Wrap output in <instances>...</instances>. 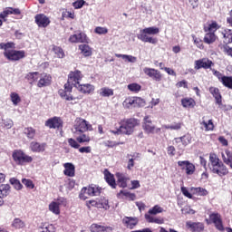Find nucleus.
Here are the masks:
<instances>
[{
	"label": "nucleus",
	"mask_w": 232,
	"mask_h": 232,
	"mask_svg": "<svg viewBox=\"0 0 232 232\" xmlns=\"http://www.w3.org/2000/svg\"><path fill=\"white\" fill-rule=\"evenodd\" d=\"M136 126H139V121L133 118L121 120L119 125H115V130H111V133L113 135H131Z\"/></svg>",
	"instance_id": "nucleus-1"
},
{
	"label": "nucleus",
	"mask_w": 232,
	"mask_h": 232,
	"mask_svg": "<svg viewBox=\"0 0 232 232\" xmlns=\"http://www.w3.org/2000/svg\"><path fill=\"white\" fill-rule=\"evenodd\" d=\"M210 171L218 177H226L229 173L227 167L218 159L216 154H210Z\"/></svg>",
	"instance_id": "nucleus-2"
},
{
	"label": "nucleus",
	"mask_w": 232,
	"mask_h": 232,
	"mask_svg": "<svg viewBox=\"0 0 232 232\" xmlns=\"http://www.w3.org/2000/svg\"><path fill=\"white\" fill-rule=\"evenodd\" d=\"M84 131H93V127L86 120L82 118H76L74 121L72 133L74 135H81V133H84Z\"/></svg>",
	"instance_id": "nucleus-3"
},
{
	"label": "nucleus",
	"mask_w": 232,
	"mask_h": 232,
	"mask_svg": "<svg viewBox=\"0 0 232 232\" xmlns=\"http://www.w3.org/2000/svg\"><path fill=\"white\" fill-rule=\"evenodd\" d=\"M101 191H102V188L97 185L83 187L79 194V198L81 200H86L89 197H99Z\"/></svg>",
	"instance_id": "nucleus-4"
},
{
	"label": "nucleus",
	"mask_w": 232,
	"mask_h": 232,
	"mask_svg": "<svg viewBox=\"0 0 232 232\" xmlns=\"http://www.w3.org/2000/svg\"><path fill=\"white\" fill-rule=\"evenodd\" d=\"M13 159L14 162L19 166H24V164H30V162L34 160V158H32V156L26 155L22 150H14L13 152Z\"/></svg>",
	"instance_id": "nucleus-5"
},
{
	"label": "nucleus",
	"mask_w": 232,
	"mask_h": 232,
	"mask_svg": "<svg viewBox=\"0 0 232 232\" xmlns=\"http://www.w3.org/2000/svg\"><path fill=\"white\" fill-rule=\"evenodd\" d=\"M146 102L142 98L140 97H129L126 98L125 101L122 102V106L130 109V108H140L144 106Z\"/></svg>",
	"instance_id": "nucleus-6"
},
{
	"label": "nucleus",
	"mask_w": 232,
	"mask_h": 232,
	"mask_svg": "<svg viewBox=\"0 0 232 232\" xmlns=\"http://www.w3.org/2000/svg\"><path fill=\"white\" fill-rule=\"evenodd\" d=\"M142 129L144 130L145 133H148V135L153 133H160V128H156L155 125H153L150 116H146L143 119Z\"/></svg>",
	"instance_id": "nucleus-7"
},
{
	"label": "nucleus",
	"mask_w": 232,
	"mask_h": 232,
	"mask_svg": "<svg viewBox=\"0 0 232 232\" xmlns=\"http://www.w3.org/2000/svg\"><path fill=\"white\" fill-rule=\"evenodd\" d=\"M81 81H82V73H81L80 71H73L68 75L67 84H69V86H74L77 88V86L81 84Z\"/></svg>",
	"instance_id": "nucleus-8"
},
{
	"label": "nucleus",
	"mask_w": 232,
	"mask_h": 232,
	"mask_svg": "<svg viewBox=\"0 0 232 232\" xmlns=\"http://www.w3.org/2000/svg\"><path fill=\"white\" fill-rule=\"evenodd\" d=\"M178 166L182 171H185L186 175H193L196 171L195 164L189 160H179Z\"/></svg>",
	"instance_id": "nucleus-9"
},
{
	"label": "nucleus",
	"mask_w": 232,
	"mask_h": 232,
	"mask_svg": "<svg viewBox=\"0 0 232 232\" xmlns=\"http://www.w3.org/2000/svg\"><path fill=\"white\" fill-rule=\"evenodd\" d=\"M72 89V85H70V83H65L64 89H60L58 91V93H59L60 97H62L65 101H77V99H79V98H74L71 94Z\"/></svg>",
	"instance_id": "nucleus-10"
},
{
	"label": "nucleus",
	"mask_w": 232,
	"mask_h": 232,
	"mask_svg": "<svg viewBox=\"0 0 232 232\" xmlns=\"http://www.w3.org/2000/svg\"><path fill=\"white\" fill-rule=\"evenodd\" d=\"M5 57L8 59V61H19V59H24V51H6L4 52Z\"/></svg>",
	"instance_id": "nucleus-11"
},
{
	"label": "nucleus",
	"mask_w": 232,
	"mask_h": 232,
	"mask_svg": "<svg viewBox=\"0 0 232 232\" xmlns=\"http://www.w3.org/2000/svg\"><path fill=\"white\" fill-rule=\"evenodd\" d=\"M143 72L148 77H150V79H153V81H157L158 82L162 81V73H160L159 70L150 68V67H145L143 68Z\"/></svg>",
	"instance_id": "nucleus-12"
},
{
	"label": "nucleus",
	"mask_w": 232,
	"mask_h": 232,
	"mask_svg": "<svg viewBox=\"0 0 232 232\" xmlns=\"http://www.w3.org/2000/svg\"><path fill=\"white\" fill-rule=\"evenodd\" d=\"M211 66H213V62L208 58H202L194 62V68L196 70H200L202 68H204V70H209Z\"/></svg>",
	"instance_id": "nucleus-13"
},
{
	"label": "nucleus",
	"mask_w": 232,
	"mask_h": 232,
	"mask_svg": "<svg viewBox=\"0 0 232 232\" xmlns=\"http://www.w3.org/2000/svg\"><path fill=\"white\" fill-rule=\"evenodd\" d=\"M209 219L211 220V222H213V224H215L217 229H218L219 231H222V229H224L220 214L212 213L209 215Z\"/></svg>",
	"instance_id": "nucleus-14"
},
{
	"label": "nucleus",
	"mask_w": 232,
	"mask_h": 232,
	"mask_svg": "<svg viewBox=\"0 0 232 232\" xmlns=\"http://www.w3.org/2000/svg\"><path fill=\"white\" fill-rule=\"evenodd\" d=\"M35 23L39 27L46 28L50 24V18L44 14H36Z\"/></svg>",
	"instance_id": "nucleus-15"
},
{
	"label": "nucleus",
	"mask_w": 232,
	"mask_h": 232,
	"mask_svg": "<svg viewBox=\"0 0 232 232\" xmlns=\"http://www.w3.org/2000/svg\"><path fill=\"white\" fill-rule=\"evenodd\" d=\"M76 89L78 92H81V93H85V94H90L93 93L95 92V86L90 83H85V84H79L77 85Z\"/></svg>",
	"instance_id": "nucleus-16"
},
{
	"label": "nucleus",
	"mask_w": 232,
	"mask_h": 232,
	"mask_svg": "<svg viewBox=\"0 0 232 232\" xmlns=\"http://www.w3.org/2000/svg\"><path fill=\"white\" fill-rule=\"evenodd\" d=\"M30 150L34 153H43L46 150V143H39L37 141H33L30 143Z\"/></svg>",
	"instance_id": "nucleus-17"
},
{
	"label": "nucleus",
	"mask_w": 232,
	"mask_h": 232,
	"mask_svg": "<svg viewBox=\"0 0 232 232\" xmlns=\"http://www.w3.org/2000/svg\"><path fill=\"white\" fill-rule=\"evenodd\" d=\"M137 37H138V39H140V41H142V43H150V44H157V43H158L157 38L148 36V34L142 32V30H140V32L137 35Z\"/></svg>",
	"instance_id": "nucleus-18"
},
{
	"label": "nucleus",
	"mask_w": 232,
	"mask_h": 232,
	"mask_svg": "<svg viewBox=\"0 0 232 232\" xmlns=\"http://www.w3.org/2000/svg\"><path fill=\"white\" fill-rule=\"evenodd\" d=\"M70 43H88V36L86 34L80 33L78 34H72L69 37Z\"/></svg>",
	"instance_id": "nucleus-19"
},
{
	"label": "nucleus",
	"mask_w": 232,
	"mask_h": 232,
	"mask_svg": "<svg viewBox=\"0 0 232 232\" xmlns=\"http://www.w3.org/2000/svg\"><path fill=\"white\" fill-rule=\"evenodd\" d=\"M45 126L50 129L61 128L63 126V121L58 117H54L47 120L45 121Z\"/></svg>",
	"instance_id": "nucleus-20"
},
{
	"label": "nucleus",
	"mask_w": 232,
	"mask_h": 232,
	"mask_svg": "<svg viewBox=\"0 0 232 232\" xmlns=\"http://www.w3.org/2000/svg\"><path fill=\"white\" fill-rule=\"evenodd\" d=\"M21 14V10L19 8L7 7L5 9L3 13L0 14V19H5L8 15H19Z\"/></svg>",
	"instance_id": "nucleus-21"
},
{
	"label": "nucleus",
	"mask_w": 232,
	"mask_h": 232,
	"mask_svg": "<svg viewBox=\"0 0 232 232\" xmlns=\"http://www.w3.org/2000/svg\"><path fill=\"white\" fill-rule=\"evenodd\" d=\"M52 84V76L50 74L44 73L38 82V88H44V86H50Z\"/></svg>",
	"instance_id": "nucleus-22"
},
{
	"label": "nucleus",
	"mask_w": 232,
	"mask_h": 232,
	"mask_svg": "<svg viewBox=\"0 0 232 232\" xmlns=\"http://www.w3.org/2000/svg\"><path fill=\"white\" fill-rule=\"evenodd\" d=\"M8 195H10V185L8 184L0 185V206H3V204H5L3 198L8 197Z\"/></svg>",
	"instance_id": "nucleus-23"
},
{
	"label": "nucleus",
	"mask_w": 232,
	"mask_h": 232,
	"mask_svg": "<svg viewBox=\"0 0 232 232\" xmlns=\"http://www.w3.org/2000/svg\"><path fill=\"white\" fill-rule=\"evenodd\" d=\"M209 92L211 95L216 99L217 104H218L219 108H222V95H220V91L217 87H210Z\"/></svg>",
	"instance_id": "nucleus-24"
},
{
	"label": "nucleus",
	"mask_w": 232,
	"mask_h": 232,
	"mask_svg": "<svg viewBox=\"0 0 232 232\" xmlns=\"http://www.w3.org/2000/svg\"><path fill=\"white\" fill-rule=\"evenodd\" d=\"M63 168V175H66V177H75V166L73 163H65Z\"/></svg>",
	"instance_id": "nucleus-25"
},
{
	"label": "nucleus",
	"mask_w": 232,
	"mask_h": 232,
	"mask_svg": "<svg viewBox=\"0 0 232 232\" xmlns=\"http://www.w3.org/2000/svg\"><path fill=\"white\" fill-rule=\"evenodd\" d=\"M221 158L224 162V164H227V166H232V152L229 150H225L223 152H221Z\"/></svg>",
	"instance_id": "nucleus-26"
},
{
	"label": "nucleus",
	"mask_w": 232,
	"mask_h": 232,
	"mask_svg": "<svg viewBox=\"0 0 232 232\" xmlns=\"http://www.w3.org/2000/svg\"><path fill=\"white\" fill-rule=\"evenodd\" d=\"M76 140L77 142H79V144H84V143L88 144L91 142L92 138L90 137L89 134L82 132V133L77 134Z\"/></svg>",
	"instance_id": "nucleus-27"
},
{
	"label": "nucleus",
	"mask_w": 232,
	"mask_h": 232,
	"mask_svg": "<svg viewBox=\"0 0 232 232\" xmlns=\"http://www.w3.org/2000/svg\"><path fill=\"white\" fill-rule=\"evenodd\" d=\"M187 226L194 232L204 231V224L202 223H193L191 221L187 222Z\"/></svg>",
	"instance_id": "nucleus-28"
},
{
	"label": "nucleus",
	"mask_w": 232,
	"mask_h": 232,
	"mask_svg": "<svg viewBox=\"0 0 232 232\" xmlns=\"http://www.w3.org/2000/svg\"><path fill=\"white\" fill-rule=\"evenodd\" d=\"M104 179L106 182L109 184V186H111L112 188L115 189V187L117 186V184L115 183V178L111 173H110V171H104Z\"/></svg>",
	"instance_id": "nucleus-29"
},
{
	"label": "nucleus",
	"mask_w": 232,
	"mask_h": 232,
	"mask_svg": "<svg viewBox=\"0 0 232 232\" xmlns=\"http://www.w3.org/2000/svg\"><path fill=\"white\" fill-rule=\"evenodd\" d=\"M115 57H118V59H123L125 63H137V57L133 55L115 53Z\"/></svg>",
	"instance_id": "nucleus-30"
},
{
	"label": "nucleus",
	"mask_w": 232,
	"mask_h": 232,
	"mask_svg": "<svg viewBox=\"0 0 232 232\" xmlns=\"http://www.w3.org/2000/svg\"><path fill=\"white\" fill-rule=\"evenodd\" d=\"M79 50L81 51V53H82L84 57L92 56V47H90V45L86 44H80Z\"/></svg>",
	"instance_id": "nucleus-31"
},
{
	"label": "nucleus",
	"mask_w": 232,
	"mask_h": 232,
	"mask_svg": "<svg viewBox=\"0 0 232 232\" xmlns=\"http://www.w3.org/2000/svg\"><path fill=\"white\" fill-rule=\"evenodd\" d=\"M116 177L118 179V186L120 188H127L128 187V178L124 176V174L117 173Z\"/></svg>",
	"instance_id": "nucleus-32"
},
{
	"label": "nucleus",
	"mask_w": 232,
	"mask_h": 232,
	"mask_svg": "<svg viewBox=\"0 0 232 232\" xmlns=\"http://www.w3.org/2000/svg\"><path fill=\"white\" fill-rule=\"evenodd\" d=\"M145 218L151 224H164V218H155L150 214H145Z\"/></svg>",
	"instance_id": "nucleus-33"
},
{
	"label": "nucleus",
	"mask_w": 232,
	"mask_h": 232,
	"mask_svg": "<svg viewBox=\"0 0 232 232\" xmlns=\"http://www.w3.org/2000/svg\"><path fill=\"white\" fill-rule=\"evenodd\" d=\"M123 224L126 226V227H129L130 229H133V227L137 224V218H124L122 220Z\"/></svg>",
	"instance_id": "nucleus-34"
},
{
	"label": "nucleus",
	"mask_w": 232,
	"mask_h": 232,
	"mask_svg": "<svg viewBox=\"0 0 232 232\" xmlns=\"http://www.w3.org/2000/svg\"><path fill=\"white\" fill-rule=\"evenodd\" d=\"M49 211L53 213V215H61V207L55 201H53L49 204Z\"/></svg>",
	"instance_id": "nucleus-35"
},
{
	"label": "nucleus",
	"mask_w": 232,
	"mask_h": 232,
	"mask_svg": "<svg viewBox=\"0 0 232 232\" xmlns=\"http://www.w3.org/2000/svg\"><path fill=\"white\" fill-rule=\"evenodd\" d=\"M181 104L183 108H195L196 102L192 98H183L181 100Z\"/></svg>",
	"instance_id": "nucleus-36"
},
{
	"label": "nucleus",
	"mask_w": 232,
	"mask_h": 232,
	"mask_svg": "<svg viewBox=\"0 0 232 232\" xmlns=\"http://www.w3.org/2000/svg\"><path fill=\"white\" fill-rule=\"evenodd\" d=\"M217 41V35L215 33H207L204 36V43L207 44H213Z\"/></svg>",
	"instance_id": "nucleus-37"
},
{
	"label": "nucleus",
	"mask_w": 232,
	"mask_h": 232,
	"mask_svg": "<svg viewBox=\"0 0 232 232\" xmlns=\"http://www.w3.org/2000/svg\"><path fill=\"white\" fill-rule=\"evenodd\" d=\"M218 28H220V25H218L217 22H212L208 26L204 27V31L208 32L209 34H215V32L218 31Z\"/></svg>",
	"instance_id": "nucleus-38"
},
{
	"label": "nucleus",
	"mask_w": 232,
	"mask_h": 232,
	"mask_svg": "<svg viewBox=\"0 0 232 232\" xmlns=\"http://www.w3.org/2000/svg\"><path fill=\"white\" fill-rule=\"evenodd\" d=\"M224 37V42L227 44H229L232 43V30L231 29H225L224 32L221 33Z\"/></svg>",
	"instance_id": "nucleus-39"
},
{
	"label": "nucleus",
	"mask_w": 232,
	"mask_h": 232,
	"mask_svg": "<svg viewBox=\"0 0 232 232\" xmlns=\"http://www.w3.org/2000/svg\"><path fill=\"white\" fill-rule=\"evenodd\" d=\"M143 34H147L148 35H157L160 30L159 27H147L142 29Z\"/></svg>",
	"instance_id": "nucleus-40"
},
{
	"label": "nucleus",
	"mask_w": 232,
	"mask_h": 232,
	"mask_svg": "<svg viewBox=\"0 0 232 232\" xmlns=\"http://www.w3.org/2000/svg\"><path fill=\"white\" fill-rule=\"evenodd\" d=\"M162 128L165 130H179L180 128H182V122H174L169 125H163Z\"/></svg>",
	"instance_id": "nucleus-41"
},
{
	"label": "nucleus",
	"mask_w": 232,
	"mask_h": 232,
	"mask_svg": "<svg viewBox=\"0 0 232 232\" xmlns=\"http://www.w3.org/2000/svg\"><path fill=\"white\" fill-rule=\"evenodd\" d=\"M107 227H106V226H102V225H99V224H92L91 226V231L92 232H105Z\"/></svg>",
	"instance_id": "nucleus-42"
},
{
	"label": "nucleus",
	"mask_w": 232,
	"mask_h": 232,
	"mask_svg": "<svg viewBox=\"0 0 232 232\" xmlns=\"http://www.w3.org/2000/svg\"><path fill=\"white\" fill-rule=\"evenodd\" d=\"M221 83L226 88H229L230 90H232V76H224L222 78Z\"/></svg>",
	"instance_id": "nucleus-43"
},
{
	"label": "nucleus",
	"mask_w": 232,
	"mask_h": 232,
	"mask_svg": "<svg viewBox=\"0 0 232 232\" xmlns=\"http://www.w3.org/2000/svg\"><path fill=\"white\" fill-rule=\"evenodd\" d=\"M100 95L102 97H111V95H113V90L108 87H103L100 90Z\"/></svg>",
	"instance_id": "nucleus-44"
},
{
	"label": "nucleus",
	"mask_w": 232,
	"mask_h": 232,
	"mask_svg": "<svg viewBox=\"0 0 232 232\" xmlns=\"http://www.w3.org/2000/svg\"><path fill=\"white\" fill-rule=\"evenodd\" d=\"M127 88L130 92H132L133 93H139L142 87L139 83H130L127 86Z\"/></svg>",
	"instance_id": "nucleus-45"
},
{
	"label": "nucleus",
	"mask_w": 232,
	"mask_h": 232,
	"mask_svg": "<svg viewBox=\"0 0 232 232\" xmlns=\"http://www.w3.org/2000/svg\"><path fill=\"white\" fill-rule=\"evenodd\" d=\"M203 126L205 127L206 131H213L215 129V124H213V120H208V121H203L201 122Z\"/></svg>",
	"instance_id": "nucleus-46"
},
{
	"label": "nucleus",
	"mask_w": 232,
	"mask_h": 232,
	"mask_svg": "<svg viewBox=\"0 0 232 232\" xmlns=\"http://www.w3.org/2000/svg\"><path fill=\"white\" fill-rule=\"evenodd\" d=\"M9 182L10 184H12V186H14V189H23V184H21V181H19V179L15 178H11Z\"/></svg>",
	"instance_id": "nucleus-47"
},
{
	"label": "nucleus",
	"mask_w": 232,
	"mask_h": 232,
	"mask_svg": "<svg viewBox=\"0 0 232 232\" xmlns=\"http://www.w3.org/2000/svg\"><path fill=\"white\" fill-rule=\"evenodd\" d=\"M25 79H27V81H30L31 82H35V81L39 79V72H28L25 76Z\"/></svg>",
	"instance_id": "nucleus-48"
},
{
	"label": "nucleus",
	"mask_w": 232,
	"mask_h": 232,
	"mask_svg": "<svg viewBox=\"0 0 232 232\" xmlns=\"http://www.w3.org/2000/svg\"><path fill=\"white\" fill-rule=\"evenodd\" d=\"M24 135H26L27 138L34 139V137H35V129L32 127L25 128L24 130Z\"/></svg>",
	"instance_id": "nucleus-49"
},
{
	"label": "nucleus",
	"mask_w": 232,
	"mask_h": 232,
	"mask_svg": "<svg viewBox=\"0 0 232 232\" xmlns=\"http://www.w3.org/2000/svg\"><path fill=\"white\" fill-rule=\"evenodd\" d=\"M163 211H164V208H162L159 205H156L152 208L149 209V215H159V213H162Z\"/></svg>",
	"instance_id": "nucleus-50"
},
{
	"label": "nucleus",
	"mask_w": 232,
	"mask_h": 232,
	"mask_svg": "<svg viewBox=\"0 0 232 232\" xmlns=\"http://www.w3.org/2000/svg\"><path fill=\"white\" fill-rule=\"evenodd\" d=\"M11 102H13L14 106H17L19 102H21V97L16 92H11L10 94Z\"/></svg>",
	"instance_id": "nucleus-51"
},
{
	"label": "nucleus",
	"mask_w": 232,
	"mask_h": 232,
	"mask_svg": "<svg viewBox=\"0 0 232 232\" xmlns=\"http://www.w3.org/2000/svg\"><path fill=\"white\" fill-rule=\"evenodd\" d=\"M179 138L181 139V142H182L184 148H186V146L191 144V140H192L191 135L187 134V135H184Z\"/></svg>",
	"instance_id": "nucleus-52"
},
{
	"label": "nucleus",
	"mask_w": 232,
	"mask_h": 232,
	"mask_svg": "<svg viewBox=\"0 0 232 232\" xmlns=\"http://www.w3.org/2000/svg\"><path fill=\"white\" fill-rule=\"evenodd\" d=\"M98 204L100 207L98 208H102L103 209H110V205L108 203V199L106 198H102L99 201Z\"/></svg>",
	"instance_id": "nucleus-53"
},
{
	"label": "nucleus",
	"mask_w": 232,
	"mask_h": 232,
	"mask_svg": "<svg viewBox=\"0 0 232 232\" xmlns=\"http://www.w3.org/2000/svg\"><path fill=\"white\" fill-rule=\"evenodd\" d=\"M68 144L69 146H71V148H73L74 150H79V148H81V144H79V141L72 138L68 139Z\"/></svg>",
	"instance_id": "nucleus-54"
},
{
	"label": "nucleus",
	"mask_w": 232,
	"mask_h": 232,
	"mask_svg": "<svg viewBox=\"0 0 232 232\" xmlns=\"http://www.w3.org/2000/svg\"><path fill=\"white\" fill-rule=\"evenodd\" d=\"M13 227H15L16 229H21L24 227V222L21 220L20 218H15L13 222Z\"/></svg>",
	"instance_id": "nucleus-55"
},
{
	"label": "nucleus",
	"mask_w": 232,
	"mask_h": 232,
	"mask_svg": "<svg viewBox=\"0 0 232 232\" xmlns=\"http://www.w3.org/2000/svg\"><path fill=\"white\" fill-rule=\"evenodd\" d=\"M22 183L24 184L25 188H28V189H34V188H35L32 179H23Z\"/></svg>",
	"instance_id": "nucleus-56"
},
{
	"label": "nucleus",
	"mask_w": 232,
	"mask_h": 232,
	"mask_svg": "<svg viewBox=\"0 0 232 232\" xmlns=\"http://www.w3.org/2000/svg\"><path fill=\"white\" fill-rule=\"evenodd\" d=\"M119 195H123L126 197V198H129V200H134L136 198L135 194L128 192L126 190H121Z\"/></svg>",
	"instance_id": "nucleus-57"
},
{
	"label": "nucleus",
	"mask_w": 232,
	"mask_h": 232,
	"mask_svg": "<svg viewBox=\"0 0 232 232\" xmlns=\"http://www.w3.org/2000/svg\"><path fill=\"white\" fill-rule=\"evenodd\" d=\"M53 52L55 53V55H57V57H59V59H63V57H64V51H63V48L61 47H53Z\"/></svg>",
	"instance_id": "nucleus-58"
},
{
	"label": "nucleus",
	"mask_w": 232,
	"mask_h": 232,
	"mask_svg": "<svg viewBox=\"0 0 232 232\" xmlns=\"http://www.w3.org/2000/svg\"><path fill=\"white\" fill-rule=\"evenodd\" d=\"M12 46H14L13 43L0 44V49L5 50V52H12V50H10V48H12Z\"/></svg>",
	"instance_id": "nucleus-59"
},
{
	"label": "nucleus",
	"mask_w": 232,
	"mask_h": 232,
	"mask_svg": "<svg viewBox=\"0 0 232 232\" xmlns=\"http://www.w3.org/2000/svg\"><path fill=\"white\" fill-rule=\"evenodd\" d=\"M102 144L106 148H115V146H119V144L121 143H117L116 141H111V140H105L102 142Z\"/></svg>",
	"instance_id": "nucleus-60"
},
{
	"label": "nucleus",
	"mask_w": 232,
	"mask_h": 232,
	"mask_svg": "<svg viewBox=\"0 0 232 232\" xmlns=\"http://www.w3.org/2000/svg\"><path fill=\"white\" fill-rule=\"evenodd\" d=\"M85 3L86 2L84 0H77L76 2L72 3V6L75 8V10H79L84 6Z\"/></svg>",
	"instance_id": "nucleus-61"
},
{
	"label": "nucleus",
	"mask_w": 232,
	"mask_h": 232,
	"mask_svg": "<svg viewBox=\"0 0 232 232\" xmlns=\"http://www.w3.org/2000/svg\"><path fill=\"white\" fill-rule=\"evenodd\" d=\"M174 144L176 145L178 150H184V148H185L184 145L182 144V140L180 137L174 139Z\"/></svg>",
	"instance_id": "nucleus-62"
},
{
	"label": "nucleus",
	"mask_w": 232,
	"mask_h": 232,
	"mask_svg": "<svg viewBox=\"0 0 232 232\" xmlns=\"http://www.w3.org/2000/svg\"><path fill=\"white\" fill-rule=\"evenodd\" d=\"M212 73L213 75H215V77H217V79H218L219 82H222V79H224V74H222V72L215 70V69H212Z\"/></svg>",
	"instance_id": "nucleus-63"
},
{
	"label": "nucleus",
	"mask_w": 232,
	"mask_h": 232,
	"mask_svg": "<svg viewBox=\"0 0 232 232\" xmlns=\"http://www.w3.org/2000/svg\"><path fill=\"white\" fill-rule=\"evenodd\" d=\"M108 32V29L106 27H96L95 28V34H98L99 35H104Z\"/></svg>",
	"instance_id": "nucleus-64"
}]
</instances>
